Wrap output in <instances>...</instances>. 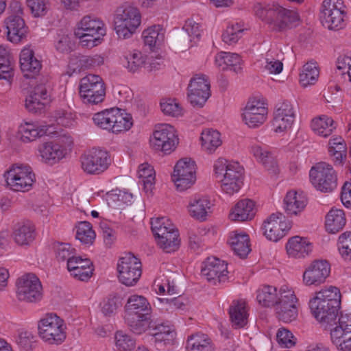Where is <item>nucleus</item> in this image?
I'll return each instance as SVG.
<instances>
[{
  "label": "nucleus",
  "mask_w": 351,
  "mask_h": 351,
  "mask_svg": "<svg viewBox=\"0 0 351 351\" xmlns=\"http://www.w3.org/2000/svg\"><path fill=\"white\" fill-rule=\"evenodd\" d=\"M346 223V217L342 209L332 208L326 216V229L330 233L341 230Z\"/></svg>",
  "instance_id": "38"
},
{
  "label": "nucleus",
  "mask_w": 351,
  "mask_h": 351,
  "mask_svg": "<svg viewBox=\"0 0 351 351\" xmlns=\"http://www.w3.org/2000/svg\"><path fill=\"white\" fill-rule=\"evenodd\" d=\"M162 112L168 116L178 117L183 114V109L175 99H165L160 102Z\"/></svg>",
  "instance_id": "60"
},
{
  "label": "nucleus",
  "mask_w": 351,
  "mask_h": 351,
  "mask_svg": "<svg viewBox=\"0 0 351 351\" xmlns=\"http://www.w3.org/2000/svg\"><path fill=\"white\" fill-rule=\"evenodd\" d=\"M125 319L130 330L137 335L143 334L148 328L152 329L154 326L150 316L147 313L128 315Z\"/></svg>",
  "instance_id": "40"
},
{
  "label": "nucleus",
  "mask_w": 351,
  "mask_h": 351,
  "mask_svg": "<svg viewBox=\"0 0 351 351\" xmlns=\"http://www.w3.org/2000/svg\"><path fill=\"white\" fill-rule=\"evenodd\" d=\"M175 128L169 124L156 126L151 143L153 147L165 154H169L175 149L178 143V138Z\"/></svg>",
  "instance_id": "17"
},
{
  "label": "nucleus",
  "mask_w": 351,
  "mask_h": 351,
  "mask_svg": "<svg viewBox=\"0 0 351 351\" xmlns=\"http://www.w3.org/2000/svg\"><path fill=\"white\" fill-rule=\"evenodd\" d=\"M11 236L18 245H30L36 238L34 225L29 221L17 222L12 228Z\"/></svg>",
  "instance_id": "25"
},
{
  "label": "nucleus",
  "mask_w": 351,
  "mask_h": 351,
  "mask_svg": "<svg viewBox=\"0 0 351 351\" xmlns=\"http://www.w3.org/2000/svg\"><path fill=\"white\" fill-rule=\"evenodd\" d=\"M104 22L99 19L86 15L77 23L75 36L80 39L83 46L93 47L100 43L101 37L106 34Z\"/></svg>",
  "instance_id": "4"
},
{
  "label": "nucleus",
  "mask_w": 351,
  "mask_h": 351,
  "mask_svg": "<svg viewBox=\"0 0 351 351\" xmlns=\"http://www.w3.org/2000/svg\"><path fill=\"white\" fill-rule=\"evenodd\" d=\"M80 95L84 104H98L106 96L105 84L98 75L88 74L80 82Z\"/></svg>",
  "instance_id": "7"
},
{
  "label": "nucleus",
  "mask_w": 351,
  "mask_h": 351,
  "mask_svg": "<svg viewBox=\"0 0 351 351\" xmlns=\"http://www.w3.org/2000/svg\"><path fill=\"white\" fill-rule=\"evenodd\" d=\"M184 34L182 35V38L184 41L189 43H195L199 40L201 35V29L199 23H196L193 20H187L183 27Z\"/></svg>",
  "instance_id": "56"
},
{
  "label": "nucleus",
  "mask_w": 351,
  "mask_h": 351,
  "mask_svg": "<svg viewBox=\"0 0 351 351\" xmlns=\"http://www.w3.org/2000/svg\"><path fill=\"white\" fill-rule=\"evenodd\" d=\"M50 126L42 125L38 122H26L19 127L21 139L24 142H30L37 138L51 133Z\"/></svg>",
  "instance_id": "35"
},
{
  "label": "nucleus",
  "mask_w": 351,
  "mask_h": 351,
  "mask_svg": "<svg viewBox=\"0 0 351 351\" xmlns=\"http://www.w3.org/2000/svg\"><path fill=\"white\" fill-rule=\"evenodd\" d=\"M16 298L19 301L33 303L43 298V287L39 278L29 273L19 278L16 282Z\"/></svg>",
  "instance_id": "10"
},
{
  "label": "nucleus",
  "mask_w": 351,
  "mask_h": 351,
  "mask_svg": "<svg viewBox=\"0 0 351 351\" xmlns=\"http://www.w3.org/2000/svg\"><path fill=\"white\" fill-rule=\"evenodd\" d=\"M215 65L221 70H230L236 73L242 70L241 58L236 53L221 51L215 56Z\"/></svg>",
  "instance_id": "34"
},
{
  "label": "nucleus",
  "mask_w": 351,
  "mask_h": 351,
  "mask_svg": "<svg viewBox=\"0 0 351 351\" xmlns=\"http://www.w3.org/2000/svg\"><path fill=\"white\" fill-rule=\"evenodd\" d=\"M171 178L178 191L190 188L196 179L195 162L186 158L180 160L174 167Z\"/></svg>",
  "instance_id": "14"
},
{
  "label": "nucleus",
  "mask_w": 351,
  "mask_h": 351,
  "mask_svg": "<svg viewBox=\"0 0 351 351\" xmlns=\"http://www.w3.org/2000/svg\"><path fill=\"white\" fill-rule=\"evenodd\" d=\"M64 320L55 313H47L38 322L39 337L47 344L60 345L66 337Z\"/></svg>",
  "instance_id": "3"
},
{
  "label": "nucleus",
  "mask_w": 351,
  "mask_h": 351,
  "mask_svg": "<svg viewBox=\"0 0 351 351\" xmlns=\"http://www.w3.org/2000/svg\"><path fill=\"white\" fill-rule=\"evenodd\" d=\"M53 248L56 252V258L61 261H70L71 259H75L77 256L75 254V250L73 248L69 243H56L53 245Z\"/></svg>",
  "instance_id": "58"
},
{
  "label": "nucleus",
  "mask_w": 351,
  "mask_h": 351,
  "mask_svg": "<svg viewBox=\"0 0 351 351\" xmlns=\"http://www.w3.org/2000/svg\"><path fill=\"white\" fill-rule=\"evenodd\" d=\"M286 248L290 256L300 258L309 254L312 244L306 239L295 236L289 240Z\"/></svg>",
  "instance_id": "37"
},
{
  "label": "nucleus",
  "mask_w": 351,
  "mask_h": 351,
  "mask_svg": "<svg viewBox=\"0 0 351 351\" xmlns=\"http://www.w3.org/2000/svg\"><path fill=\"white\" fill-rule=\"evenodd\" d=\"M210 84L208 78L203 74L195 75L188 86V99L195 108L204 106L210 96Z\"/></svg>",
  "instance_id": "15"
},
{
  "label": "nucleus",
  "mask_w": 351,
  "mask_h": 351,
  "mask_svg": "<svg viewBox=\"0 0 351 351\" xmlns=\"http://www.w3.org/2000/svg\"><path fill=\"white\" fill-rule=\"evenodd\" d=\"M330 271V264L326 261H315L303 273V282L306 286H318L324 283Z\"/></svg>",
  "instance_id": "23"
},
{
  "label": "nucleus",
  "mask_w": 351,
  "mask_h": 351,
  "mask_svg": "<svg viewBox=\"0 0 351 351\" xmlns=\"http://www.w3.org/2000/svg\"><path fill=\"white\" fill-rule=\"evenodd\" d=\"M44 80L40 84L36 85L29 95L25 99V107L32 112H37L43 108L47 101L48 93Z\"/></svg>",
  "instance_id": "27"
},
{
  "label": "nucleus",
  "mask_w": 351,
  "mask_h": 351,
  "mask_svg": "<svg viewBox=\"0 0 351 351\" xmlns=\"http://www.w3.org/2000/svg\"><path fill=\"white\" fill-rule=\"evenodd\" d=\"M81 166L89 174H99L105 171L111 163L110 154L103 149H92L82 155Z\"/></svg>",
  "instance_id": "13"
},
{
  "label": "nucleus",
  "mask_w": 351,
  "mask_h": 351,
  "mask_svg": "<svg viewBox=\"0 0 351 351\" xmlns=\"http://www.w3.org/2000/svg\"><path fill=\"white\" fill-rule=\"evenodd\" d=\"M211 207L212 204L207 197L195 195L190 199L187 209L193 218L203 221L211 213Z\"/></svg>",
  "instance_id": "28"
},
{
  "label": "nucleus",
  "mask_w": 351,
  "mask_h": 351,
  "mask_svg": "<svg viewBox=\"0 0 351 351\" xmlns=\"http://www.w3.org/2000/svg\"><path fill=\"white\" fill-rule=\"evenodd\" d=\"M228 273L225 262L215 257L208 258L201 270L202 276L213 285L226 281Z\"/></svg>",
  "instance_id": "20"
},
{
  "label": "nucleus",
  "mask_w": 351,
  "mask_h": 351,
  "mask_svg": "<svg viewBox=\"0 0 351 351\" xmlns=\"http://www.w3.org/2000/svg\"><path fill=\"white\" fill-rule=\"evenodd\" d=\"M114 108H112L95 114L93 117L94 123L101 129L112 132Z\"/></svg>",
  "instance_id": "51"
},
{
  "label": "nucleus",
  "mask_w": 351,
  "mask_h": 351,
  "mask_svg": "<svg viewBox=\"0 0 351 351\" xmlns=\"http://www.w3.org/2000/svg\"><path fill=\"white\" fill-rule=\"evenodd\" d=\"M125 311L128 315H143L147 313L149 315L151 311V305L147 300L138 295H132L128 299L127 303L125 306Z\"/></svg>",
  "instance_id": "41"
},
{
  "label": "nucleus",
  "mask_w": 351,
  "mask_h": 351,
  "mask_svg": "<svg viewBox=\"0 0 351 351\" xmlns=\"http://www.w3.org/2000/svg\"><path fill=\"white\" fill-rule=\"evenodd\" d=\"M20 65L24 76L32 78L39 73L41 63L34 56V51L30 48L23 49L20 54Z\"/></svg>",
  "instance_id": "30"
},
{
  "label": "nucleus",
  "mask_w": 351,
  "mask_h": 351,
  "mask_svg": "<svg viewBox=\"0 0 351 351\" xmlns=\"http://www.w3.org/2000/svg\"><path fill=\"white\" fill-rule=\"evenodd\" d=\"M115 343L119 350L130 351L134 348L136 341L123 331H117L115 334Z\"/></svg>",
  "instance_id": "59"
},
{
  "label": "nucleus",
  "mask_w": 351,
  "mask_h": 351,
  "mask_svg": "<svg viewBox=\"0 0 351 351\" xmlns=\"http://www.w3.org/2000/svg\"><path fill=\"white\" fill-rule=\"evenodd\" d=\"M338 250L343 259L351 261V232L341 234L338 239Z\"/></svg>",
  "instance_id": "57"
},
{
  "label": "nucleus",
  "mask_w": 351,
  "mask_h": 351,
  "mask_svg": "<svg viewBox=\"0 0 351 351\" xmlns=\"http://www.w3.org/2000/svg\"><path fill=\"white\" fill-rule=\"evenodd\" d=\"M141 266L140 260L133 254H125L117 264L119 281L126 286L134 285L141 276Z\"/></svg>",
  "instance_id": "11"
},
{
  "label": "nucleus",
  "mask_w": 351,
  "mask_h": 351,
  "mask_svg": "<svg viewBox=\"0 0 351 351\" xmlns=\"http://www.w3.org/2000/svg\"><path fill=\"white\" fill-rule=\"evenodd\" d=\"M321 302H316L314 306L316 305L317 308L319 306H327L330 305V308L334 309L335 308H339L341 304V293L338 288L335 287H330L328 289H322V291L317 293L316 296L314 298Z\"/></svg>",
  "instance_id": "36"
},
{
  "label": "nucleus",
  "mask_w": 351,
  "mask_h": 351,
  "mask_svg": "<svg viewBox=\"0 0 351 351\" xmlns=\"http://www.w3.org/2000/svg\"><path fill=\"white\" fill-rule=\"evenodd\" d=\"M297 302L294 292L287 287H282L280 290L279 301L275 306L278 318L285 323L295 320L298 317Z\"/></svg>",
  "instance_id": "16"
},
{
  "label": "nucleus",
  "mask_w": 351,
  "mask_h": 351,
  "mask_svg": "<svg viewBox=\"0 0 351 351\" xmlns=\"http://www.w3.org/2000/svg\"><path fill=\"white\" fill-rule=\"evenodd\" d=\"M276 340L283 348H290L295 346L296 339L291 331L285 328H280L276 333Z\"/></svg>",
  "instance_id": "61"
},
{
  "label": "nucleus",
  "mask_w": 351,
  "mask_h": 351,
  "mask_svg": "<svg viewBox=\"0 0 351 351\" xmlns=\"http://www.w3.org/2000/svg\"><path fill=\"white\" fill-rule=\"evenodd\" d=\"M104 59L101 55H95L93 56H82L78 60L80 69H86L103 64Z\"/></svg>",
  "instance_id": "62"
},
{
  "label": "nucleus",
  "mask_w": 351,
  "mask_h": 351,
  "mask_svg": "<svg viewBox=\"0 0 351 351\" xmlns=\"http://www.w3.org/2000/svg\"><path fill=\"white\" fill-rule=\"evenodd\" d=\"M152 230L157 238L160 248L170 253L177 250L180 245L179 234L171 221L166 217L152 219Z\"/></svg>",
  "instance_id": "5"
},
{
  "label": "nucleus",
  "mask_w": 351,
  "mask_h": 351,
  "mask_svg": "<svg viewBox=\"0 0 351 351\" xmlns=\"http://www.w3.org/2000/svg\"><path fill=\"white\" fill-rule=\"evenodd\" d=\"M186 348L189 351H213L210 339L203 333H196L189 337Z\"/></svg>",
  "instance_id": "45"
},
{
  "label": "nucleus",
  "mask_w": 351,
  "mask_h": 351,
  "mask_svg": "<svg viewBox=\"0 0 351 351\" xmlns=\"http://www.w3.org/2000/svg\"><path fill=\"white\" fill-rule=\"evenodd\" d=\"M345 11L342 0H324L320 19L322 25L330 30H339L346 26Z\"/></svg>",
  "instance_id": "8"
},
{
  "label": "nucleus",
  "mask_w": 351,
  "mask_h": 351,
  "mask_svg": "<svg viewBox=\"0 0 351 351\" xmlns=\"http://www.w3.org/2000/svg\"><path fill=\"white\" fill-rule=\"evenodd\" d=\"M154 169L148 163L141 164L138 167V177L142 179L146 192L151 191L154 184Z\"/></svg>",
  "instance_id": "52"
},
{
  "label": "nucleus",
  "mask_w": 351,
  "mask_h": 351,
  "mask_svg": "<svg viewBox=\"0 0 351 351\" xmlns=\"http://www.w3.org/2000/svg\"><path fill=\"white\" fill-rule=\"evenodd\" d=\"M285 209L288 215H297L302 212L307 204V199L302 192L289 191L285 199Z\"/></svg>",
  "instance_id": "33"
},
{
  "label": "nucleus",
  "mask_w": 351,
  "mask_h": 351,
  "mask_svg": "<svg viewBox=\"0 0 351 351\" xmlns=\"http://www.w3.org/2000/svg\"><path fill=\"white\" fill-rule=\"evenodd\" d=\"M319 70L315 62H309L304 65L300 74V82L302 86L306 87L314 84L319 76Z\"/></svg>",
  "instance_id": "50"
},
{
  "label": "nucleus",
  "mask_w": 351,
  "mask_h": 351,
  "mask_svg": "<svg viewBox=\"0 0 351 351\" xmlns=\"http://www.w3.org/2000/svg\"><path fill=\"white\" fill-rule=\"evenodd\" d=\"M76 239L84 244H90L95 239V233L91 224L88 221H81L77 227Z\"/></svg>",
  "instance_id": "53"
},
{
  "label": "nucleus",
  "mask_w": 351,
  "mask_h": 351,
  "mask_svg": "<svg viewBox=\"0 0 351 351\" xmlns=\"http://www.w3.org/2000/svg\"><path fill=\"white\" fill-rule=\"evenodd\" d=\"M309 176L313 185L322 192H331L337 186V176L332 167L325 162L315 164L310 170Z\"/></svg>",
  "instance_id": "9"
},
{
  "label": "nucleus",
  "mask_w": 351,
  "mask_h": 351,
  "mask_svg": "<svg viewBox=\"0 0 351 351\" xmlns=\"http://www.w3.org/2000/svg\"><path fill=\"white\" fill-rule=\"evenodd\" d=\"M6 182L15 191H29L35 180V175L29 166L14 165L5 174Z\"/></svg>",
  "instance_id": "12"
},
{
  "label": "nucleus",
  "mask_w": 351,
  "mask_h": 351,
  "mask_svg": "<svg viewBox=\"0 0 351 351\" xmlns=\"http://www.w3.org/2000/svg\"><path fill=\"white\" fill-rule=\"evenodd\" d=\"M152 331V335L158 348L162 349L174 344L176 332L172 326L157 324L154 325Z\"/></svg>",
  "instance_id": "29"
},
{
  "label": "nucleus",
  "mask_w": 351,
  "mask_h": 351,
  "mask_svg": "<svg viewBox=\"0 0 351 351\" xmlns=\"http://www.w3.org/2000/svg\"><path fill=\"white\" fill-rule=\"evenodd\" d=\"M201 141L202 149L212 154L221 145L220 133L211 129L205 130L202 132Z\"/></svg>",
  "instance_id": "46"
},
{
  "label": "nucleus",
  "mask_w": 351,
  "mask_h": 351,
  "mask_svg": "<svg viewBox=\"0 0 351 351\" xmlns=\"http://www.w3.org/2000/svg\"><path fill=\"white\" fill-rule=\"evenodd\" d=\"M256 14L276 31H282L291 25H296L300 20L297 12L286 9L278 4L263 7L258 4L255 8Z\"/></svg>",
  "instance_id": "1"
},
{
  "label": "nucleus",
  "mask_w": 351,
  "mask_h": 351,
  "mask_svg": "<svg viewBox=\"0 0 351 351\" xmlns=\"http://www.w3.org/2000/svg\"><path fill=\"white\" fill-rule=\"evenodd\" d=\"M255 215V203L250 199L239 201L232 208L229 218L232 221H245L251 220Z\"/></svg>",
  "instance_id": "31"
},
{
  "label": "nucleus",
  "mask_w": 351,
  "mask_h": 351,
  "mask_svg": "<svg viewBox=\"0 0 351 351\" xmlns=\"http://www.w3.org/2000/svg\"><path fill=\"white\" fill-rule=\"evenodd\" d=\"M311 128L317 135L326 138L336 129V125L330 117L322 115L312 120Z\"/></svg>",
  "instance_id": "44"
},
{
  "label": "nucleus",
  "mask_w": 351,
  "mask_h": 351,
  "mask_svg": "<svg viewBox=\"0 0 351 351\" xmlns=\"http://www.w3.org/2000/svg\"><path fill=\"white\" fill-rule=\"evenodd\" d=\"M160 302L162 304V308L168 313H173L176 311H184L189 304V299L184 295L161 298Z\"/></svg>",
  "instance_id": "49"
},
{
  "label": "nucleus",
  "mask_w": 351,
  "mask_h": 351,
  "mask_svg": "<svg viewBox=\"0 0 351 351\" xmlns=\"http://www.w3.org/2000/svg\"><path fill=\"white\" fill-rule=\"evenodd\" d=\"M229 243L234 252L240 258H245L251 251L250 238L245 233H234L230 236Z\"/></svg>",
  "instance_id": "42"
},
{
  "label": "nucleus",
  "mask_w": 351,
  "mask_h": 351,
  "mask_svg": "<svg viewBox=\"0 0 351 351\" xmlns=\"http://www.w3.org/2000/svg\"><path fill=\"white\" fill-rule=\"evenodd\" d=\"M73 144L69 136H64L56 143L49 142L43 144L39 148L40 155L43 160L49 164H54L65 157L67 148Z\"/></svg>",
  "instance_id": "18"
},
{
  "label": "nucleus",
  "mask_w": 351,
  "mask_h": 351,
  "mask_svg": "<svg viewBox=\"0 0 351 351\" xmlns=\"http://www.w3.org/2000/svg\"><path fill=\"white\" fill-rule=\"evenodd\" d=\"M11 7L15 10L16 14L10 15L5 20V24L8 39L12 43H17L21 40L26 33L24 20L19 15L22 14V8L18 2H14Z\"/></svg>",
  "instance_id": "21"
},
{
  "label": "nucleus",
  "mask_w": 351,
  "mask_h": 351,
  "mask_svg": "<svg viewBox=\"0 0 351 351\" xmlns=\"http://www.w3.org/2000/svg\"><path fill=\"white\" fill-rule=\"evenodd\" d=\"M213 168L224 193L232 195L240 190L243 184V168L238 162L220 158L215 162Z\"/></svg>",
  "instance_id": "2"
},
{
  "label": "nucleus",
  "mask_w": 351,
  "mask_h": 351,
  "mask_svg": "<svg viewBox=\"0 0 351 351\" xmlns=\"http://www.w3.org/2000/svg\"><path fill=\"white\" fill-rule=\"evenodd\" d=\"M125 59L126 60L125 66L132 73L138 71L145 62V58L142 53L136 50L128 53L125 56Z\"/></svg>",
  "instance_id": "55"
},
{
  "label": "nucleus",
  "mask_w": 351,
  "mask_h": 351,
  "mask_svg": "<svg viewBox=\"0 0 351 351\" xmlns=\"http://www.w3.org/2000/svg\"><path fill=\"white\" fill-rule=\"evenodd\" d=\"M267 108L260 100L250 99L242 113V119L249 128H256L262 125L267 119Z\"/></svg>",
  "instance_id": "19"
},
{
  "label": "nucleus",
  "mask_w": 351,
  "mask_h": 351,
  "mask_svg": "<svg viewBox=\"0 0 351 351\" xmlns=\"http://www.w3.org/2000/svg\"><path fill=\"white\" fill-rule=\"evenodd\" d=\"M285 218L280 213L271 214L263 223L264 235L270 241L276 242L282 238L289 227L282 221Z\"/></svg>",
  "instance_id": "24"
},
{
  "label": "nucleus",
  "mask_w": 351,
  "mask_h": 351,
  "mask_svg": "<svg viewBox=\"0 0 351 351\" xmlns=\"http://www.w3.org/2000/svg\"><path fill=\"white\" fill-rule=\"evenodd\" d=\"M335 326L334 328L330 329V337L332 342L337 346L347 336L351 335V330H348L351 329V328H344L339 324H335Z\"/></svg>",
  "instance_id": "64"
},
{
  "label": "nucleus",
  "mask_w": 351,
  "mask_h": 351,
  "mask_svg": "<svg viewBox=\"0 0 351 351\" xmlns=\"http://www.w3.org/2000/svg\"><path fill=\"white\" fill-rule=\"evenodd\" d=\"M16 342L21 348L29 350L35 342V336L30 331L21 330L19 333Z\"/></svg>",
  "instance_id": "63"
},
{
  "label": "nucleus",
  "mask_w": 351,
  "mask_h": 351,
  "mask_svg": "<svg viewBox=\"0 0 351 351\" xmlns=\"http://www.w3.org/2000/svg\"><path fill=\"white\" fill-rule=\"evenodd\" d=\"M280 293H277L276 287L264 286L258 291L257 300L263 306H276L279 301Z\"/></svg>",
  "instance_id": "47"
},
{
  "label": "nucleus",
  "mask_w": 351,
  "mask_h": 351,
  "mask_svg": "<svg viewBox=\"0 0 351 351\" xmlns=\"http://www.w3.org/2000/svg\"><path fill=\"white\" fill-rule=\"evenodd\" d=\"M144 43L150 49L160 46L165 38V33L160 25H154L145 29L143 32Z\"/></svg>",
  "instance_id": "48"
},
{
  "label": "nucleus",
  "mask_w": 351,
  "mask_h": 351,
  "mask_svg": "<svg viewBox=\"0 0 351 351\" xmlns=\"http://www.w3.org/2000/svg\"><path fill=\"white\" fill-rule=\"evenodd\" d=\"M112 132L119 133L129 130L133 125L132 115L125 110L114 108Z\"/></svg>",
  "instance_id": "43"
},
{
  "label": "nucleus",
  "mask_w": 351,
  "mask_h": 351,
  "mask_svg": "<svg viewBox=\"0 0 351 351\" xmlns=\"http://www.w3.org/2000/svg\"><path fill=\"white\" fill-rule=\"evenodd\" d=\"M316 302H321L315 298H313L309 302V306L311 311L315 317V319L322 324V325L326 328L332 327L337 324V315H338V308H335L332 309L330 308V305H327V306H319V308L316 307V305L313 304H317Z\"/></svg>",
  "instance_id": "26"
},
{
  "label": "nucleus",
  "mask_w": 351,
  "mask_h": 351,
  "mask_svg": "<svg viewBox=\"0 0 351 351\" xmlns=\"http://www.w3.org/2000/svg\"><path fill=\"white\" fill-rule=\"evenodd\" d=\"M244 29L239 23L228 25L222 34L223 41L229 45H234L241 38Z\"/></svg>",
  "instance_id": "54"
},
{
  "label": "nucleus",
  "mask_w": 351,
  "mask_h": 351,
  "mask_svg": "<svg viewBox=\"0 0 351 351\" xmlns=\"http://www.w3.org/2000/svg\"><path fill=\"white\" fill-rule=\"evenodd\" d=\"M229 314L232 326L236 328H243L247 322L245 301H234L230 307Z\"/></svg>",
  "instance_id": "39"
},
{
  "label": "nucleus",
  "mask_w": 351,
  "mask_h": 351,
  "mask_svg": "<svg viewBox=\"0 0 351 351\" xmlns=\"http://www.w3.org/2000/svg\"><path fill=\"white\" fill-rule=\"evenodd\" d=\"M91 265L92 263L89 259H82L77 256L75 259L68 261L67 269L75 278L86 281L91 277L93 274Z\"/></svg>",
  "instance_id": "32"
},
{
  "label": "nucleus",
  "mask_w": 351,
  "mask_h": 351,
  "mask_svg": "<svg viewBox=\"0 0 351 351\" xmlns=\"http://www.w3.org/2000/svg\"><path fill=\"white\" fill-rule=\"evenodd\" d=\"M295 117V108L288 101L277 104L274 111L273 125L276 132H282L292 126Z\"/></svg>",
  "instance_id": "22"
},
{
  "label": "nucleus",
  "mask_w": 351,
  "mask_h": 351,
  "mask_svg": "<svg viewBox=\"0 0 351 351\" xmlns=\"http://www.w3.org/2000/svg\"><path fill=\"white\" fill-rule=\"evenodd\" d=\"M114 29L119 38H130L141 24V14L138 10L129 5L117 8L114 19Z\"/></svg>",
  "instance_id": "6"
}]
</instances>
